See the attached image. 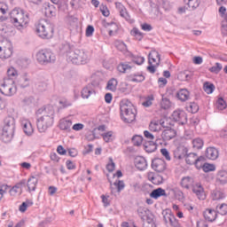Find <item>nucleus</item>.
<instances>
[{
  "label": "nucleus",
  "mask_w": 227,
  "mask_h": 227,
  "mask_svg": "<svg viewBox=\"0 0 227 227\" xmlns=\"http://www.w3.org/2000/svg\"><path fill=\"white\" fill-rule=\"evenodd\" d=\"M59 51L60 54L66 56L68 63H73V65H86L88 63V53L82 50H74V46L68 43H62Z\"/></svg>",
  "instance_id": "obj_1"
},
{
  "label": "nucleus",
  "mask_w": 227,
  "mask_h": 227,
  "mask_svg": "<svg viewBox=\"0 0 227 227\" xmlns=\"http://www.w3.org/2000/svg\"><path fill=\"white\" fill-rule=\"evenodd\" d=\"M38 113H42V115L36 119L37 129L41 133L47 132V129L54 125V116L56 114L54 106H47L43 110L39 109Z\"/></svg>",
  "instance_id": "obj_2"
},
{
  "label": "nucleus",
  "mask_w": 227,
  "mask_h": 227,
  "mask_svg": "<svg viewBox=\"0 0 227 227\" xmlns=\"http://www.w3.org/2000/svg\"><path fill=\"white\" fill-rule=\"evenodd\" d=\"M10 20L17 29H24L29 24V13L22 9H13L10 13Z\"/></svg>",
  "instance_id": "obj_3"
},
{
  "label": "nucleus",
  "mask_w": 227,
  "mask_h": 227,
  "mask_svg": "<svg viewBox=\"0 0 227 227\" xmlns=\"http://www.w3.org/2000/svg\"><path fill=\"white\" fill-rule=\"evenodd\" d=\"M121 118L125 123H132L136 120V107L129 99H123L120 104Z\"/></svg>",
  "instance_id": "obj_4"
},
{
  "label": "nucleus",
  "mask_w": 227,
  "mask_h": 227,
  "mask_svg": "<svg viewBox=\"0 0 227 227\" xmlns=\"http://www.w3.org/2000/svg\"><path fill=\"white\" fill-rule=\"evenodd\" d=\"M15 136V118L8 116L4 120V128L0 137L4 143H10Z\"/></svg>",
  "instance_id": "obj_5"
},
{
  "label": "nucleus",
  "mask_w": 227,
  "mask_h": 227,
  "mask_svg": "<svg viewBox=\"0 0 227 227\" xmlns=\"http://www.w3.org/2000/svg\"><path fill=\"white\" fill-rule=\"evenodd\" d=\"M35 33L43 40H51L54 36V27L45 20H40L35 24Z\"/></svg>",
  "instance_id": "obj_6"
},
{
  "label": "nucleus",
  "mask_w": 227,
  "mask_h": 227,
  "mask_svg": "<svg viewBox=\"0 0 227 227\" xmlns=\"http://www.w3.org/2000/svg\"><path fill=\"white\" fill-rule=\"evenodd\" d=\"M36 59L40 65H49L56 61V55L51 50L43 49L37 52Z\"/></svg>",
  "instance_id": "obj_7"
},
{
  "label": "nucleus",
  "mask_w": 227,
  "mask_h": 227,
  "mask_svg": "<svg viewBox=\"0 0 227 227\" xmlns=\"http://www.w3.org/2000/svg\"><path fill=\"white\" fill-rule=\"evenodd\" d=\"M0 92L5 97H13L17 93V86L13 79H4V82L0 86Z\"/></svg>",
  "instance_id": "obj_8"
},
{
  "label": "nucleus",
  "mask_w": 227,
  "mask_h": 227,
  "mask_svg": "<svg viewBox=\"0 0 227 227\" xmlns=\"http://www.w3.org/2000/svg\"><path fill=\"white\" fill-rule=\"evenodd\" d=\"M148 63L147 70L150 74H155L157 67L160 65V54L154 51L153 53H149L148 55Z\"/></svg>",
  "instance_id": "obj_9"
},
{
  "label": "nucleus",
  "mask_w": 227,
  "mask_h": 227,
  "mask_svg": "<svg viewBox=\"0 0 227 227\" xmlns=\"http://www.w3.org/2000/svg\"><path fill=\"white\" fill-rule=\"evenodd\" d=\"M13 55V46L9 41L0 42V59H8Z\"/></svg>",
  "instance_id": "obj_10"
},
{
  "label": "nucleus",
  "mask_w": 227,
  "mask_h": 227,
  "mask_svg": "<svg viewBox=\"0 0 227 227\" xmlns=\"http://www.w3.org/2000/svg\"><path fill=\"white\" fill-rule=\"evenodd\" d=\"M185 157V162L186 164H189L190 166H194L197 168V169H201V167H200V162H205V157L200 156L198 157V154L196 153H190L184 156Z\"/></svg>",
  "instance_id": "obj_11"
},
{
  "label": "nucleus",
  "mask_w": 227,
  "mask_h": 227,
  "mask_svg": "<svg viewBox=\"0 0 227 227\" xmlns=\"http://www.w3.org/2000/svg\"><path fill=\"white\" fill-rule=\"evenodd\" d=\"M163 219L169 227H182V224H180V222H178L176 216H175L173 212H171L169 209L163 211Z\"/></svg>",
  "instance_id": "obj_12"
},
{
  "label": "nucleus",
  "mask_w": 227,
  "mask_h": 227,
  "mask_svg": "<svg viewBox=\"0 0 227 227\" xmlns=\"http://www.w3.org/2000/svg\"><path fill=\"white\" fill-rule=\"evenodd\" d=\"M172 119L179 125H185L187 123V114L184 110H176L172 114Z\"/></svg>",
  "instance_id": "obj_13"
},
{
  "label": "nucleus",
  "mask_w": 227,
  "mask_h": 227,
  "mask_svg": "<svg viewBox=\"0 0 227 227\" xmlns=\"http://www.w3.org/2000/svg\"><path fill=\"white\" fill-rule=\"evenodd\" d=\"M115 7L122 19H125V20H127V22H129V24H132V22H134V20H131L130 14H129V11H127V8H125V5L123 4L117 2L115 3Z\"/></svg>",
  "instance_id": "obj_14"
},
{
  "label": "nucleus",
  "mask_w": 227,
  "mask_h": 227,
  "mask_svg": "<svg viewBox=\"0 0 227 227\" xmlns=\"http://www.w3.org/2000/svg\"><path fill=\"white\" fill-rule=\"evenodd\" d=\"M152 168L157 173H162L166 171V161L160 158H155L152 160Z\"/></svg>",
  "instance_id": "obj_15"
},
{
  "label": "nucleus",
  "mask_w": 227,
  "mask_h": 227,
  "mask_svg": "<svg viewBox=\"0 0 227 227\" xmlns=\"http://www.w3.org/2000/svg\"><path fill=\"white\" fill-rule=\"evenodd\" d=\"M134 164L139 171H145V169H147L148 168V161H146V159L142 156H137L134 160Z\"/></svg>",
  "instance_id": "obj_16"
},
{
  "label": "nucleus",
  "mask_w": 227,
  "mask_h": 227,
  "mask_svg": "<svg viewBox=\"0 0 227 227\" xmlns=\"http://www.w3.org/2000/svg\"><path fill=\"white\" fill-rule=\"evenodd\" d=\"M192 192L197 196L198 200L202 201L207 200V193H205V189L201 184H195L192 188Z\"/></svg>",
  "instance_id": "obj_17"
},
{
  "label": "nucleus",
  "mask_w": 227,
  "mask_h": 227,
  "mask_svg": "<svg viewBox=\"0 0 227 227\" xmlns=\"http://www.w3.org/2000/svg\"><path fill=\"white\" fill-rule=\"evenodd\" d=\"M163 141H171V139L176 137V130L171 128H167L161 133Z\"/></svg>",
  "instance_id": "obj_18"
},
{
  "label": "nucleus",
  "mask_w": 227,
  "mask_h": 227,
  "mask_svg": "<svg viewBox=\"0 0 227 227\" xmlns=\"http://www.w3.org/2000/svg\"><path fill=\"white\" fill-rule=\"evenodd\" d=\"M176 97L180 102H187L191 98V92L187 89H180Z\"/></svg>",
  "instance_id": "obj_19"
},
{
  "label": "nucleus",
  "mask_w": 227,
  "mask_h": 227,
  "mask_svg": "<svg viewBox=\"0 0 227 227\" xmlns=\"http://www.w3.org/2000/svg\"><path fill=\"white\" fill-rule=\"evenodd\" d=\"M203 216L206 221L214 223L217 219V210L207 208L203 212Z\"/></svg>",
  "instance_id": "obj_20"
},
{
  "label": "nucleus",
  "mask_w": 227,
  "mask_h": 227,
  "mask_svg": "<svg viewBox=\"0 0 227 227\" xmlns=\"http://www.w3.org/2000/svg\"><path fill=\"white\" fill-rule=\"evenodd\" d=\"M215 180L220 185H226L227 184V170H218L215 176Z\"/></svg>",
  "instance_id": "obj_21"
},
{
  "label": "nucleus",
  "mask_w": 227,
  "mask_h": 227,
  "mask_svg": "<svg viewBox=\"0 0 227 227\" xmlns=\"http://www.w3.org/2000/svg\"><path fill=\"white\" fill-rule=\"evenodd\" d=\"M147 178L154 185H160L164 182V178L160 175H155L153 172H149L147 174Z\"/></svg>",
  "instance_id": "obj_22"
},
{
  "label": "nucleus",
  "mask_w": 227,
  "mask_h": 227,
  "mask_svg": "<svg viewBox=\"0 0 227 227\" xmlns=\"http://www.w3.org/2000/svg\"><path fill=\"white\" fill-rule=\"evenodd\" d=\"M96 94L97 92L95 91V89H93L92 84H88L87 86H85L81 92L82 98H90L91 95H96Z\"/></svg>",
  "instance_id": "obj_23"
},
{
  "label": "nucleus",
  "mask_w": 227,
  "mask_h": 227,
  "mask_svg": "<svg viewBox=\"0 0 227 227\" xmlns=\"http://www.w3.org/2000/svg\"><path fill=\"white\" fill-rule=\"evenodd\" d=\"M26 185V179L21 180L20 183L16 184L9 191L11 196H17L18 192H22V186Z\"/></svg>",
  "instance_id": "obj_24"
},
{
  "label": "nucleus",
  "mask_w": 227,
  "mask_h": 227,
  "mask_svg": "<svg viewBox=\"0 0 227 227\" xmlns=\"http://www.w3.org/2000/svg\"><path fill=\"white\" fill-rule=\"evenodd\" d=\"M59 129L64 132H70L72 130V121L62 119L59 122Z\"/></svg>",
  "instance_id": "obj_25"
},
{
  "label": "nucleus",
  "mask_w": 227,
  "mask_h": 227,
  "mask_svg": "<svg viewBox=\"0 0 227 227\" xmlns=\"http://www.w3.org/2000/svg\"><path fill=\"white\" fill-rule=\"evenodd\" d=\"M206 157L209 160H215L219 157V151L215 147H207L206 150Z\"/></svg>",
  "instance_id": "obj_26"
},
{
  "label": "nucleus",
  "mask_w": 227,
  "mask_h": 227,
  "mask_svg": "<svg viewBox=\"0 0 227 227\" xmlns=\"http://www.w3.org/2000/svg\"><path fill=\"white\" fill-rule=\"evenodd\" d=\"M187 155V149L185 146H179L176 150H174V157L175 159H178L179 160L184 159Z\"/></svg>",
  "instance_id": "obj_27"
},
{
  "label": "nucleus",
  "mask_w": 227,
  "mask_h": 227,
  "mask_svg": "<svg viewBox=\"0 0 227 227\" xmlns=\"http://www.w3.org/2000/svg\"><path fill=\"white\" fill-rule=\"evenodd\" d=\"M37 184H38V178L35 176H30V178H28L27 183V187L29 192H31L32 191L33 192L36 191Z\"/></svg>",
  "instance_id": "obj_28"
},
{
  "label": "nucleus",
  "mask_w": 227,
  "mask_h": 227,
  "mask_svg": "<svg viewBox=\"0 0 227 227\" xmlns=\"http://www.w3.org/2000/svg\"><path fill=\"white\" fill-rule=\"evenodd\" d=\"M44 8V15L46 17H54L56 15V7H54L53 4H43Z\"/></svg>",
  "instance_id": "obj_29"
},
{
  "label": "nucleus",
  "mask_w": 227,
  "mask_h": 227,
  "mask_svg": "<svg viewBox=\"0 0 227 227\" xmlns=\"http://www.w3.org/2000/svg\"><path fill=\"white\" fill-rule=\"evenodd\" d=\"M161 196H168L166 190L162 188L154 189L150 193V198H153V200H159V198H161Z\"/></svg>",
  "instance_id": "obj_30"
},
{
  "label": "nucleus",
  "mask_w": 227,
  "mask_h": 227,
  "mask_svg": "<svg viewBox=\"0 0 227 227\" xmlns=\"http://www.w3.org/2000/svg\"><path fill=\"white\" fill-rule=\"evenodd\" d=\"M166 129V126L164 125V122H159V121H153L149 124V129L151 132H159L161 128Z\"/></svg>",
  "instance_id": "obj_31"
},
{
  "label": "nucleus",
  "mask_w": 227,
  "mask_h": 227,
  "mask_svg": "<svg viewBox=\"0 0 227 227\" xmlns=\"http://www.w3.org/2000/svg\"><path fill=\"white\" fill-rule=\"evenodd\" d=\"M129 81L131 82H143L145 81V75L143 73H135L128 76Z\"/></svg>",
  "instance_id": "obj_32"
},
{
  "label": "nucleus",
  "mask_w": 227,
  "mask_h": 227,
  "mask_svg": "<svg viewBox=\"0 0 227 227\" xmlns=\"http://www.w3.org/2000/svg\"><path fill=\"white\" fill-rule=\"evenodd\" d=\"M194 180L191 176H184L181 179L180 185L184 189H191V186L192 185V183Z\"/></svg>",
  "instance_id": "obj_33"
},
{
  "label": "nucleus",
  "mask_w": 227,
  "mask_h": 227,
  "mask_svg": "<svg viewBox=\"0 0 227 227\" xmlns=\"http://www.w3.org/2000/svg\"><path fill=\"white\" fill-rule=\"evenodd\" d=\"M144 148L147 153H153L157 150V145L153 141H148L144 144Z\"/></svg>",
  "instance_id": "obj_34"
},
{
  "label": "nucleus",
  "mask_w": 227,
  "mask_h": 227,
  "mask_svg": "<svg viewBox=\"0 0 227 227\" xmlns=\"http://www.w3.org/2000/svg\"><path fill=\"white\" fill-rule=\"evenodd\" d=\"M23 130L27 136H31L33 132H35V129H33V124H31V121H26L25 122H23Z\"/></svg>",
  "instance_id": "obj_35"
},
{
  "label": "nucleus",
  "mask_w": 227,
  "mask_h": 227,
  "mask_svg": "<svg viewBox=\"0 0 227 227\" xmlns=\"http://www.w3.org/2000/svg\"><path fill=\"white\" fill-rule=\"evenodd\" d=\"M186 111L192 114H196L200 111V106L196 102H192L186 106Z\"/></svg>",
  "instance_id": "obj_36"
},
{
  "label": "nucleus",
  "mask_w": 227,
  "mask_h": 227,
  "mask_svg": "<svg viewBox=\"0 0 227 227\" xmlns=\"http://www.w3.org/2000/svg\"><path fill=\"white\" fill-rule=\"evenodd\" d=\"M211 197L215 201H219V200H224L225 195L224 192L219 190H214L211 193Z\"/></svg>",
  "instance_id": "obj_37"
},
{
  "label": "nucleus",
  "mask_w": 227,
  "mask_h": 227,
  "mask_svg": "<svg viewBox=\"0 0 227 227\" xmlns=\"http://www.w3.org/2000/svg\"><path fill=\"white\" fill-rule=\"evenodd\" d=\"M199 167L204 171V173H210V171H215V165L210 163L200 164Z\"/></svg>",
  "instance_id": "obj_38"
},
{
  "label": "nucleus",
  "mask_w": 227,
  "mask_h": 227,
  "mask_svg": "<svg viewBox=\"0 0 227 227\" xmlns=\"http://www.w3.org/2000/svg\"><path fill=\"white\" fill-rule=\"evenodd\" d=\"M191 77H192L191 72L182 71L179 73L177 79H179V81H191Z\"/></svg>",
  "instance_id": "obj_39"
},
{
  "label": "nucleus",
  "mask_w": 227,
  "mask_h": 227,
  "mask_svg": "<svg viewBox=\"0 0 227 227\" xmlns=\"http://www.w3.org/2000/svg\"><path fill=\"white\" fill-rule=\"evenodd\" d=\"M192 143V147L195 150H201V148H203V145H205V142L200 137L194 138Z\"/></svg>",
  "instance_id": "obj_40"
},
{
  "label": "nucleus",
  "mask_w": 227,
  "mask_h": 227,
  "mask_svg": "<svg viewBox=\"0 0 227 227\" xmlns=\"http://www.w3.org/2000/svg\"><path fill=\"white\" fill-rule=\"evenodd\" d=\"M132 68V67L127 63H120L118 66H117V70L118 72H120L121 74H126L127 73V70H130Z\"/></svg>",
  "instance_id": "obj_41"
},
{
  "label": "nucleus",
  "mask_w": 227,
  "mask_h": 227,
  "mask_svg": "<svg viewBox=\"0 0 227 227\" xmlns=\"http://www.w3.org/2000/svg\"><path fill=\"white\" fill-rule=\"evenodd\" d=\"M117 86H118V81L114 78H112L107 82L106 90H109L110 91H116Z\"/></svg>",
  "instance_id": "obj_42"
},
{
  "label": "nucleus",
  "mask_w": 227,
  "mask_h": 227,
  "mask_svg": "<svg viewBox=\"0 0 227 227\" xmlns=\"http://www.w3.org/2000/svg\"><path fill=\"white\" fill-rule=\"evenodd\" d=\"M131 143L134 146H141V145H143V137L140 135L133 136Z\"/></svg>",
  "instance_id": "obj_43"
},
{
  "label": "nucleus",
  "mask_w": 227,
  "mask_h": 227,
  "mask_svg": "<svg viewBox=\"0 0 227 227\" xmlns=\"http://www.w3.org/2000/svg\"><path fill=\"white\" fill-rule=\"evenodd\" d=\"M214 90H215V86L213 83H210L208 82H206L204 83V91L207 93V95L214 93Z\"/></svg>",
  "instance_id": "obj_44"
},
{
  "label": "nucleus",
  "mask_w": 227,
  "mask_h": 227,
  "mask_svg": "<svg viewBox=\"0 0 227 227\" xmlns=\"http://www.w3.org/2000/svg\"><path fill=\"white\" fill-rule=\"evenodd\" d=\"M131 36H135L138 42H141L143 40V33L139 31L138 28L134 27L130 32Z\"/></svg>",
  "instance_id": "obj_45"
},
{
  "label": "nucleus",
  "mask_w": 227,
  "mask_h": 227,
  "mask_svg": "<svg viewBox=\"0 0 227 227\" xmlns=\"http://www.w3.org/2000/svg\"><path fill=\"white\" fill-rule=\"evenodd\" d=\"M216 214H220V215H227V204L223 203L220 206H216Z\"/></svg>",
  "instance_id": "obj_46"
},
{
  "label": "nucleus",
  "mask_w": 227,
  "mask_h": 227,
  "mask_svg": "<svg viewBox=\"0 0 227 227\" xmlns=\"http://www.w3.org/2000/svg\"><path fill=\"white\" fill-rule=\"evenodd\" d=\"M221 70H223V65H221V63L219 62H216L215 66L209 68V72H211L212 74H219Z\"/></svg>",
  "instance_id": "obj_47"
},
{
  "label": "nucleus",
  "mask_w": 227,
  "mask_h": 227,
  "mask_svg": "<svg viewBox=\"0 0 227 227\" xmlns=\"http://www.w3.org/2000/svg\"><path fill=\"white\" fill-rule=\"evenodd\" d=\"M114 185L117 188V192H121L125 189V183L121 180L115 181Z\"/></svg>",
  "instance_id": "obj_48"
},
{
  "label": "nucleus",
  "mask_w": 227,
  "mask_h": 227,
  "mask_svg": "<svg viewBox=\"0 0 227 227\" xmlns=\"http://www.w3.org/2000/svg\"><path fill=\"white\" fill-rule=\"evenodd\" d=\"M153 100H154L153 95H149L145 98V101L142 103V106H144V107H150Z\"/></svg>",
  "instance_id": "obj_49"
},
{
  "label": "nucleus",
  "mask_w": 227,
  "mask_h": 227,
  "mask_svg": "<svg viewBox=\"0 0 227 227\" xmlns=\"http://www.w3.org/2000/svg\"><path fill=\"white\" fill-rule=\"evenodd\" d=\"M7 75L9 77L7 79H13V77H17V75H19V73L14 67H12L7 70Z\"/></svg>",
  "instance_id": "obj_50"
},
{
  "label": "nucleus",
  "mask_w": 227,
  "mask_h": 227,
  "mask_svg": "<svg viewBox=\"0 0 227 227\" xmlns=\"http://www.w3.org/2000/svg\"><path fill=\"white\" fill-rule=\"evenodd\" d=\"M216 107H218L221 111L226 109V101H224L223 98H218L216 102Z\"/></svg>",
  "instance_id": "obj_51"
},
{
  "label": "nucleus",
  "mask_w": 227,
  "mask_h": 227,
  "mask_svg": "<svg viewBox=\"0 0 227 227\" xmlns=\"http://www.w3.org/2000/svg\"><path fill=\"white\" fill-rule=\"evenodd\" d=\"M31 205H33V202L29 200L22 202V204L20 206V212H26V210H27V207H31Z\"/></svg>",
  "instance_id": "obj_52"
},
{
  "label": "nucleus",
  "mask_w": 227,
  "mask_h": 227,
  "mask_svg": "<svg viewBox=\"0 0 227 227\" xmlns=\"http://www.w3.org/2000/svg\"><path fill=\"white\" fill-rule=\"evenodd\" d=\"M161 109H169V107H171V101H169V99L168 98H163L161 103Z\"/></svg>",
  "instance_id": "obj_53"
},
{
  "label": "nucleus",
  "mask_w": 227,
  "mask_h": 227,
  "mask_svg": "<svg viewBox=\"0 0 227 227\" xmlns=\"http://www.w3.org/2000/svg\"><path fill=\"white\" fill-rule=\"evenodd\" d=\"M121 93H129V83L127 82H121L119 88Z\"/></svg>",
  "instance_id": "obj_54"
},
{
  "label": "nucleus",
  "mask_w": 227,
  "mask_h": 227,
  "mask_svg": "<svg viewBox=\"0 0 227 227\" xmlns=\"http://www.w3.org/2000/svg\"><path fill=\"white\" fill-rule=\"evenodd\" d=\"M132 61L136 65H143L145 63V57L135 56L132 58Z\"/></svg>",
  "instance_id": "obj_55"
},
{
  "label": "nucleus",
  "mask_w": 227,
  "mask_h": 227,
  "mask_svg": "<svg viewBox=\"0 0 227 227\" xmlns=\"http://www.w3.org/2000/svg\"><path fill=\"white\" fill-rule=\"evenodd\" d=\"M160 153L163 157H165L166 160H171V155L169 154V151H168V149H160Z\"/></svg>",
  "instance_id": "obj_56"
},
{
  "label": "nucleus",
  "mask_w": 227,
  "mask_h": 227,
  "mask_svg": "<svg viewBox=\"0 0 227 227\" xmlns=\"http://www.w3.org/2000/svg\"><path fill=\"white\" fill-rule=\"evenodd\" d=\"M93 33H95V27L93 26L89 25L86 28L85 35L87 37L93 36Z\"/></svg>",
  "instance_id": "obj_57"
},
{
  "label": "nucleus",
  "mask_w": 227,
  "mask_h": 227,
  "mask_svg": "<svg viewBox=\"0 0 227 227\" xmlns=\"http://www.w3.org/2000/svg\"><path fill=\"white\" fill-rule=\"evenodd\" d=\"M115 168L116 165L113 162V158H110V162L106 165L107 171H109V173H113Z\"/></svg>",
  "instance_id": "obj_58"
},
{
  "label": "nucleus",
  "mask_w": 227,
  "mask_h": 227,
  "mask_svg": "<svg viewBox=\"0 0 227 227\" xmlns=\"http://www.w3.org/2000/svg\"><path fill=\"white\" fill-rule=\"evenodd\" d=\"M104 141L106 143H109L111 141V137H113V131H108L102 135Z\"/></svg>",
  "instance_id": "obj_59"
},
{
  "label": "nucleus",
  "mask_w": 227,
  "mask_h": 227,
  "mask_svg": "<svg viewBox=\"0 0 227 227\" xmlns=\"http://www.w3.org/2000/svg\"><path fill=\"white\" fill-rule=\"evenodd\" d=\"M21 88H27L29 86V78L24 76L20 83Z\"/></svg>",
  "instance_id": "obj_60"
},
{
  "label": "nucleus",
  "mask_w": 227,
  "mask_h": 227,
  "mask_svg": "<svg viewBox=\"0 0 227 227\" xmlns=\"http://www.w3.org/2000/svg\"><path fill=\"white\" fill-rule=\"evenodd\" d=\"M116 48L118 51H121V52H125V51H127V44H125V43H117Z\"/></svg>",
  "instance_id": "obj_61"
},
{
  "label": "nucleus",
  "mask_w": 227,
  "mask_h": 227,
  "mask_svg": "<svg viewBox=\"0 0 227 227\" xmlns=\"http://www.w3.org/2000/svg\"><path fill=\"white\" fill-rule=\"evenodd\" d=\"M8 6L4 3H0V15H5Z\"/></svg>",
  "instance_id": "obj_62"
},
{
  "label": "nucleus",
  "mask_w": 227,
  "mask_h": 227,
  "mask_svg": "<svg viewBox=\"0 0 227 227\" xmlns=\"http://www.w3.org/2000/svg\"><path fill=\"white\" fill-rule=\"evenodd\" d=\"M10 186L8 184H0V195L4 196L6 194V191Z\"/></svg>",
  "instance_id": "obj_63"
},
{
  "label": "nucleus",
  "mask_w": 227,
  "mask_h": 227,
  "mask_svg": "<svg viewBox=\"0 0 227 227\" xmlns=\"http://www.w3.org/2000/svg\"><path fill=\"white\" fill-rule=\"evenodd\" d=\"M175 196L177 200H184V192L180 191V190H176L175 192Z\"/></svg>",
  "instance_id": "obj_64"
}]
</instances>
